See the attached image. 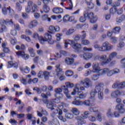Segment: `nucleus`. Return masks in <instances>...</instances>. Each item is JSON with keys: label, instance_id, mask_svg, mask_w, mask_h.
Returning <instances> with one entry per match:
<instances>
[{"label": "nucleus", "instance_id": "obj_58", "mask_svg": "<svg viewBox=\"0 0 125 125\" xmlns=\"http://www.w3.org/2000/svg\"><path fill=\"white\" fill-rule=\"evenodd\" d=\"M37 77L39 79H42L43 77V72H42V71H39V73L37 75Z\"/></svg>", "mask_w": 125, "mask_h": 125}, {"label": "nucleus", "instance_id": "obj_13", "mask_svg": "<svg viewBox=\"0 0 125 125\" xmlns=\"http://www.w3.org/2000/svg\"><path fill=\"white\" fill-rule=\"evenodd\" d=\"M75 119L77 121L76 125H83L86 123V121L81 116H77Z\"/></svg>", "mask_w": 125, "mask_h": 125}, {"label": "nucleus", "instance_id": "obj_11", "mask_svg": "<svg viewBox=\"0 0 125 125\" xmlns=\"http://www.w3.org/2000/svg\"><path fill=\"white\" fill-rule=\"evenodd\" d=\"M99 58L102 61V64L103 65H106V64H109V63H110L109 58H107V55H102L100 56Z\"/></svg>", "mask_w": 125, "mask_h": 125}, {"label": "nucleus", "instance_id": "obj_3", "mask_svg": "<svg viewBox=\"0 0 125 125\" xmlns=\"http://www.w3.org/2000/svg\"><path fill=\"white\" fill-rule=\"evenodd\" d=\"M64 44V47L65 48L68 47V44H70V45L72 46L73 48L76 49V50H80V49H82V44L79 43H75V41L73 40H65Z\"/></svg>", "mask_w": 125, "mask_h": 125}, {"label": "nucleus", "instance_id": "obj_36", "mask_svg": "<svg viewBox=\"0 0 125 125\" xmlns=\"http://www.w3.org/2000/svg\"><path fill=\"white\" fill-rule=\"evenodd\" d=\"M85 97H86V95L83 92L78 93V98H80V99H84Z\"/></svg>", "mask_w": 125, "mask_h": 125}, {"label": "nucleus", "instance_id": "obj_9", "mask_svg": "<svg viewBox=\"0 0 125 125\" xmlns=\"http://www.w3.org/2000/svg\"><path fill=\"white\" fill-rule=\"evenodd\" d=\"M81 84H83L84 86V87L86 88H88L90 86H91V81L88 78H86L83 79L80 81Z\"/></svg>", "mask_w": 125, "mask_h": 125}, {"label": "nucleus", "instance_id": "obj_48", "mask_svg": "<svg viewBox=\"0 0 125 125\" xmlns=\"http://www.w3.org/2000/svg\"><path fill=\"white\" fill-rule=\"evenodd\" d=\"M99 79V74H94L91 77V80L92 81H97Z\"/></svg>", "mask_w": 125, "mask_h": 125}, {"label": "nucleus", "instance_id": "obj_47", "mask_svg": "<svg viewBox=\"0 0 125 125\" xmlns=\"http://www.w3.org/2000/svg\"><path fill=\"white\" fill-rule=\"evenodd\" d=\"M62 86L61 87H58L55 89V92L56 94H57L58 93H61L62 92Z\"/></svg>", "mask_w": 125, "mask_h": 125}, {"label": "nucleus", "instance_id": "obj_45", "mask_svg": "<svg viewBox=\"0 0 125 125\" xmlns=\"http://www.w3.org/2000/svg\"><path fill=\"white\" fill-rule=\"evenodd\" d=\"M82 44H83V45H88L90 43V42L89 41L87 40H82L81 42Z\"/></svg>", "mask_w": 125, "mask_h": 125}, {"label": "nucleus", "instance_id": "obj_12", "mask_svg": "<svg viewBox=\"0 0 125 125\" xmlns=\"http://www.w3.org/2000/svg\"><path fill=\"white\" fill-rule=\"evenodd\" d=\"M8 11H9V14H10V15H13V14H14V11L10 8V6L7 8L4 7L2 8V12L4 15L7 14Z\"/></svg>", "mask_w": 125, "mask_h": 125}, {"label": "nucleus", "instance_id": "obj_22", "mask_svg": "<svg viewBox=\"0 0 125 125\" xmlns=\"http://www.w3.org/2000/svg\"><path fill=\"white\" fill-rule=\"evenodd\" d=\"M63 22H68L69 21V22H72V21H74L75 20V18L73 17H70L69 15H66L63 17Z\"/></svg>", "mask_w": 125, "mask_h": 125}, {"label": "nucleus", "instance_id": "obj_53", "mask_svg": "<svg viewBox=\"0 0 125 125\" xmlns=\"http://www.w3.org/2000/svg\"><path fill=\"white\" fill-rule=\"evenodd\" d=\"M32 38H33V39H35V40H39L40 42V36H39L38 33H34L33 35Z\"/></svg>", "mask_w": 125, "mask_h": 125}, {"label": "nucleus", "instance_id": "obj_4", "mask_svg": "<svg viewBox=\"0 0 125 125\" xmlns=\"http://www.w3.org/2000/svg\"><path fill=\"white\" fill-rule=\"evenodd\" d=\"M83 16L85 17V18H88L90 19V23L92 24L95 23L97 21V17H94V15L93 12L88 13L87 12H83Z\"/></svg>", "mask_w": 125, "mask_h": 125}, {"label": "nucleus", "instance_id": "obj_15", "mask_svg": "<svg viewBox=\"0 0 125 125\" xmlns=\"http://www.w3.org/2000/svg\"><path fill=\"white\" fill-rule=\"evenodd\" d=\"M62 88L64 94L65 95L67 98H68V99H70L71 95H70V92L69 91L68 88L65 85H62Z\"/></svg>", "mask_w": 125, "mask_h": 125}, {"label": "nucleus", "instance_id": "obj_51", "mask_svg": "<svg viewBox=\"0 0 125 125\" xmlns=\"http://www.w3.org/2000/svg\"><path fill=\"white\" fill-rule=\"evenodd\" d=\"M33 90H34V91H36V92H37L39 94L42 93V90H41V88L38 87H34L33 89Z\"/></svg>", "mask_w": 125, "mask_h": 125}, {"label": "nucleus", "instance_id": "obj_46", "mask_svg": "<svg viewBox=\"0 0 125 125\" xmlns=\"http://www.w3.org/2000/svg\"><path fill=\"white\" fill-rule=\"evenodd\" d=\"M82 35H80L81 40H84L86 38V32L85 31H83L82 32Z\"/></svg>", "mask_w": 125, "mask_h": 125}, {"label": "nucleus", "instance_id": "obj_10", "mask_svg": "<svg viewBox=\"0 0 125 125\" xmlns=\"http://www.w3.org/2000/svg\"><path fill=\"white\" fill-rule=\"evenodd\" d=\"M102 48L103 52L104 51H109L112 49L113 45H110L109 42H105L102 44Z\"/></svg>", "mask_w": 125, "mask_h": 125}, {"label": "nucleus", "instance_id": "obj_8", "mask_svg": "<svg viewBox=\"0 0 125 125\" xmlns=\"http://www.w3.org/2000/svg\"><path fill=\"white\" fill-rule=\"evenodd\" d=\"M125 87V82H121L120 83L119 81H117L114 83L112 85V87L114 89H116V88H118L119 89H122V88H124Z\"/></svg>", "mask_w": 125, "mask_h": 125}, {"label": "nucleus", "instance_id": "obj_33", "mask_svg": "<svg viewBox=\"0 0 125 125\" xmlns=\"http://www.w3.org/2000/svg\"><path fill=\"white\" fill-rule=\"evenodd\" d=\"M116 56H117V53L115 52L110 54L108 56V59L109 60V62L110 61H112V60H113V59H114V58H115V57H116Z\"/></svg>", "mask_w": 125, "mask_h": 125}, {"label": "nucleus", "instance_id": "obj_25", "mask_svg": "<svg viewBox=\"0 0 125 125\" xmlns=\"http://www.w3.org/2000/svg\"><path fill=\"white\" fill-rule=\"evenodd\" d=\"M56 68L57 76V77H59L60 75H62L63 74V72H62V69L60 68V64L56 65Z\"/></svg>", "mask_w": 125, "mask_h": 125}, {"label": "nucleus", "instance_id": "obj_1", "mask_svg": "<svg viewBox=\"0 0 125 125\" xmlns=\"http://www.w3.org/2000/svg\"><path fill=\"white\" fill-rule=\"evenodd\" d=\"M40 42L42 44H44L45 42H48L49 44H53L54 43V40H52V37L48 33H46L43 36L40 37Z\"/></svg>", "mask_w": 125, "mask_h": 125}, {"label": "nucleus", "instance_id": "obj_37", "mask_svg": "<svg viewBox=\"0 0 125 125\" xmlns=\"http://www.w3.org/2000/svg\"><path fill=\"white\" fill-rule=\"evenodd\" d=\"M65 75L66 77H72L74 75V72L71 70H68L65 71Z\"/></svg>", "mask_w": 125, "mask_h": 125}, {"label": "nucleus", "instance_id": "obj_39", "mask_svg": "<svg viewBox=\"0 0 125 125\" xmlns=\"http://www.w3.org/2000/svg\"><path fill=\"white\" fill-rule=\"evenodd\" d=\"M37 11H38V6H37V4H34L31 7V13H35V12H37Z\"/></svg>", "mask_w": 125, "mask_h": 125}, {"label": "nucleus", "instance_id": "obj_62", "mask_svg": "<svg viewBox=\"0 0 125 125\" xmlns=\"http://www.w3.org/2000/svg\"><path fill=\"white\" fill-rule=\"evenodd\" d=\"M123 107H124V105L123 104H118V105H116V109L118 110V111H120Z\"/></svg>", "mask_w": 125, "mask_h": 125}, {"label": "nucleus", "instance_id": "obj_60", "mask_svg": "<svg viewBox=\"0 0 125 125\" xmlns=\"http://www.w3.org/2000/svg\"><path fill=\"white\" fill-rule=\"evenodd\" d=\"M63 36V34L62 33H58L56 35V37L57 38V41H60L61 40V37Z\"/></svg>", "mask_w": 125, "mask_h": 125}, {"label": "nucleus", "instance_id": "obj_6", "mask_svg": "<svg viewBox=\"0 0 125 125\" xmlns=\"http://www.w3.org/2000/svg\"><path fill=\"white\" fill-rule=\"evenodd\" d=\"M104 85L103 83H98V98L100 100H102L104 98V95L103 94V91L102 90V87Z\"/></svg>", "mask_w": 125, "mask_h": 125}, {"label": "nucleus", "instance_id": "obj_61", "mask_svg": "<svg viewBox=\"0 0 125 125\" xmlns=\"http://www.w3.org/2000/svg\"><path fill=\"white\" fill-rule=\"evenodd\" d=\"M14 28L17 31H21V27H20V25L18 24H14Z\"/></svg>", "mask_w": 125, "mask_h": 125}, {"label": "nucleus", "instance_id": "obj_64", "mask_svg": "<svg viewBox=\"0 0 125 125\" xmlns=\"http://www.w3.org/2000/svg\"><path fill=\"white\" fill-rule=\"evenodd\" d=\"M25 11H26V13H30V12H31V7L27 6L25 7Z\"/></svg>", "mask_w": 125, "mask_h": 125}, {"label": "nucleus", "instance_id": "obj_31", "mask_svg": "<svg viewBox=\"0 0 125 125\" xmlns=\"http://www.w3.org/2000/svg\"><path fill=\"white\" fill-rule=\"evenodd\" d=\"M71 112L75 115V116H79L80 115V110L76 107H73L71 109Z\"/></svg>", "mask_w": 125, "mask_h": 125}, {"label": "nucleus", "instance_id": "obj_44", "mask_svg": "<svg viewBox=\"0 0 125 125\" xmlns=\"http://www.w3.org/2000/svg\"><path fill=\"white\" fill-rule=\"evenodd\" d=\"M65 85L67 88L68 87H69V88H72V87H74V83H71V82H66L65 83Z\"/></svg>", "mask_w": 125, "mask_h": 125}, {"label": "nucleus", "instance_id": "obj_24", "mask_svg": "<svg viewBox=\"0 0 125 125\" xmlns=\"http://www.w3.org/2000/svg\"><path fill=\"white\" fill-rule=\"evenodd\" d=\"M52 11L55 14H60V13H63V9L57 7L54 8Z\"/></svg>", "mask_w": 125, "mask_h": 125}, {"label": "nucleus", "instance_id": "obj_2", "mask_svg": "<svg viewBox=\"0 0 125 125\" xmlns=\"http://www.w3.org/2000/svg\"><path fill=\"white\" fill-rule=\"evenodd\" d=\"M121 71L118 68H115L110 70L109 68H104L100 70L101 75H105L106 74L107 77H112L115 74H119Z\"/></svg>", "mask_w": 125, "mask_h": 125}, {"label": "nucleus", "instance_id": "obj_59", "mask_svg": "<svg viewBox=\"0 0 125 125\" xmlns=\"http://www.w3.org/2000/svg\"><path fill=\"white\" fill-rule=\"evenodd\" d=\"M90 114L89 111H85L83 113V118H84V119H87L88 118V115Z\"/></svg>", "mask_w": 125, "mask_h": 125}, {"label": "nucleus", "instance_id": "obj_14", "mask_svg": "<svg viewBox=\"0 0 125 125\" xmlns=\"http://www.w3.org/2000/svg\"><path fill=\"white\" fill-rule=\"evenodd\" d=\"M16 54L18 56H21L22 59H24V60H28V59L30 58V56L28 54H25V52L23 51H19L17 52Z\"/></svg>", "mask_w": 125, "mask_h": 125}, {"label": "nucleus", "instance_id": "obj_43", "mask_svg": "<svg viewBox=\"0 0 125 125\" xmlns=\"http://www.w3.org/2000/svg\"><path fill=\"white\" fill-rule=\"evenodd\" d=\"M49 10V7L47 5H44L43 6V11L45 12V13H48Z\"/></svg>", "mask_w": 125, "mask_h": 125}, {"label": "nucleus", "instance_id": "obj_34", "mask_svg": "<svg viewBox=\"0 0 125 125\" xmlns=\"http://www.w3.org/2000/svg\"><path fill=\"white\" fill-rule=\"evenodd\" d=\"M72 104L76 105V106H82L83 105V101L75 100L74 101L72 102Z\"/></svg>", "mask_w": 125, "mask_h": 125}, {"label": "nucleus", "instance_id": "obj_49", "mask_svg": "<svg viewBox=\"0 0 125 125\" xmlns=\"http://www.w3.org/2000/svg\"><path fill=\"white\" fill-rule=\"evenodd\" d=\"M65 118H66L67 119H69L70 120L74 118V115L72 113H66L65 114Z\"/></svg>", "mask_w": 125, "mask_h": 125}, {"label": "nucleus", "instance_id": "obj_18", "mask_svg": "<svg viewBox=\"0 0 125 125\" xmlns=\"http://www.w3.org/2000/svg\"><path fill=\"white\" fill-rule=\"evenodd\" d=\"M11 23L12 25H13V21L12 20H6L5 21L3 19H0V24L1 26H4V25H9Z\"/></svg>", "mask_w": 125, "mask_h": 125}, {"label": "nucleus", "instance_id": "obj_21", "mask_svg": "<svg viewBox=\"0 0 125 125\" xmlns=\"http://www.w3.org/2000/svg\"><path fill=\"white\" fill-rule=\"evenodd\" d=\"M39 24V22L37 20H33L31 21L29 25L28 28L29 29H33V28H35V27H37L38 25Z\"/></svg>", "mask_w": 125, "mask_h": 125}, {"label": "nucleus", "instance_id": "obj_5", "mask_svg": "<svg viewBox=\"0 0 125 125\" xmlns=\"http://www.w3.org/2000/svg\"><path fill=\"white\" fill-rule=\"evenodd\" d=\"M56 114H58V118L62 122H63V123H65V122L67 121V119L66 118L63 117V116H62V110L59 109H56L55 112L51 114V117L52 118H54V116Z\"/></svg>", "mask_w": 125, "mask_h": 125}, {"label": "nucleus", "instance_id": "obj_55", "mask_svg": "<svg viewBox=\"0 0 125 125\" xmlns=\"http://www.w3.org/2000/svg\"><path fill=\"white\" fill-rule=\"evenodd\" d=\"M55 96L57 98H58L59 99H61V98H63V94L61 93H59L58 94H55Z\"/></svg>", "mask_w": 125, "mask_h": 125}, {"label": "nucleus", "instance_id": "obj_28", "mask_svg": "<svg viewBox=\"0 0 125 125\" xmlns=\"http://www.w3.org/2000/svg\"><path fill=\"white\" fill-rule=\"evenodd\" d=\"M106 115L107 118H114V112L112 111V109L111 108H109L108 109H107Z\"/></svg>", "mask_w": 125, "mask_h": 125}, {"label": "nucleus", "instance_id": "obj_63", "mask_svg": "<svg viewBox=\"0 0 125 125\" xmlns=\"http://www.w3.org/2000/svg\"><path fill=\"white\" fill-rule=\"evenodd\" d=\"M110 40L113 43H116L117 42V41H118V39L115 37H111L110 38Z\"/></svg>", "mask_w": 125, "mask_h": 125}, {"label": "nucleus", "instance_id": "obj_35", "mask_svg": "<svg viewBox=\"0 0 125 125\" xmlns=\"http://www.w3.org/2000/svg\"><path fill=\"white\" fill-rule=\"evenodd\" d=\"M82 105H84V106H86L87 107H89V106L91 105V104L90 103V101H89V100H87L82 101Z\"/></svg>", "mask_w": 125, "mask_h": 125}, {"label": "nucleus", "instance_id": "obj_32", "mask_svg": "<svg viewBox=\"0 0 125 125\" xmlns=\"http://www.w3.org/2000/svg\"><path fill=\"white\" fill-rule=\"evenodd\" d=\"M44 78L45 81H48L49 80V77H50V73L48 71L43 72Z\"/></svg>", "mask_w": 125, "mask_h": 125}, {"label": "nucleus", "instance_id": "obj_38", "mask_svg": "<svg viewBox=\"0 0 125 125\" xmlns=\"http://www.w3.org/2000/svg\"><path fill=\"white\" fill-rule=\"evenodd\" d=\"M79 86H80V84H77L76 87L74 89L73 91L71 93V95H75L77 92H79Z\"/></svg>", "mask_w": 125, "mask_h": 125}, {"label": "nucleus", "instance_id": "obj_57", "mask_svg": "<svg viewBox=\"0 0 125 125\" xmlns=\"http://www.w3.org/2000/svg\"><path fill=\"white\" fill-rule=\"evenodd\" d=\"M110 14H115L116 12H117V8H111L110 9Z\"/></svg>", "mask_w": 125, "mask_h": 125}, {"label": "nucleus", "instance_id": "obj_7", "mask_svg": "<svg viewBox=\"0 0 125 125\" xmlns=\"http://www.w3.org/2000/svg\"><path fill=\"white\" fill-rule=\"evenodd\" d=\"M59 100L57 99H51L48 103L46 104V107L48 109H51V111L54 110V103L57 104L59 103Z\"/></svg>", "mask_w": 125, "mask_h": 125}, {"label": "nucleus", "instance_id": "obj_23", "mask_svg": "<svg viewBox=\"0 0 125 125\" xmlns=\"http://www.w3.org/2000/svg\"><path fill=\"white\" fill-rule=\"evenodd\" d=\"M94 48H95V49H97V50H98L99 51L103 52L102 46L98 44V42H96L94 43Z\"/></svg>", "mask_w": 125, "mask_h": 125}, {"label": "nucleus", "instance_id": "obj_54", "mask_svg": "<svg viewBox=\"0 0 125 125\" xmlns=\"http://www.w3.org/2000/svg\"><path fill=\"white\" fill-rule=\"evenodd\" d=\"M42 0L43 2V3H44V5H47L49 2H52L53 1V0Z\"/></svg>", "mask_w": 125, "mask_h": 125}, {"label": "nucleus", "instance_id": "obj_50", "mask_svg": "<svg viewBox=\"0 0 125 125\" xmlns=\"http://www.w3.org/2000/svg\"><path fill=\"white\" fill-rule=\"evenodd\" d=\"M16 9L18 11H20L22 9V6H21V4L19 2L16 3Z\"/></svg>", "mask_w": 125, "mask_h": 125}, {"label": "nucleus", "instance_id": "obj_29", "mask_svg": "<svg viewBox=\"0 0 125 125\" xmlns=\"http://www.w3.org/2000/svg\"><path fill=\"white\" fill-rule=\"evenodd\" d=\"M20 69L22 73H25V74L30 73V68L28 67V66H25L24 67L21 66L20 68Z\"/></svg>", "mask_w": 125, "mask_h": 125}, {"label": "nucleus", "instance_id": "obj_27", "mask_svg": "<svg viewBox=\"0 0 125 125\" xmlns=\"http://www.w3.org/2000/svg\"><path fill=\"white\" fill-rule=\"evenodd\" d=\"M93 57V54L91 53H86L83 54V59L84 60H88Z\"/></svg>", "mask_w": 125, "mask_h": 125}, {"label": "nucleus", "instance_id": "obj_40", "mask_svg": "<svg viewBox=\"0 0 125 125\" xmlns=\"http://www.w3.org/2000/svg\"><path fill=\"white\" fill-rule=\"evenodd\" d=\"M21 39H22V40H25L26 42H31V39L29 37L26 36L25 35H22L21 36Z\"/></svg>", "mask_w": 125, "mask_h": 125}, {"label": "nucleus", "instance_id": "obj_42", "mask_svg": "<svg viewBox=\"0 0 125 125\" xmlns=\"http://www.w3.org/2000/svg\"><path fill=\"white\" fill-rule=\"evenodd\" d=\"M121 31V27L120 26H116L113 29L112 32L115 34L117 33H120Z\"/></svg>", "mask_w": 125, "mask_h": 125}, {"label": "nucleus", "instance_id": "obj_17", "mask_svg": "<svg viewBox=\"0 0 125 125\" xmlns=\"http://www.w3.org/2000/svg\"><path fill=\"white\" fill-rule=\"evenodd\" d=\"M97 91H98V84L96 85L95 89H93L90 91V95L91 99L95 98Z\"/></svg>", "mask_w": 125, "mask_h": 125}, {"label": "nucleus", "instance_id": "obj_16", "mask_svg": "<svg viewBox=\"0 0 125 125\" xmlns=\"http://www.w3.org/2000/svg\"><path fill=\"white\" fill-rule=\"evenodd\" d=\"M92 67L93 68V73H97V72H100V71H101V69H100V67L99 66V63H98V62H94L92 65Z\"/></svg>", "mask_w": 125, "mask_h": 125}, {"label": "nucleus", "instance_id": "obj_26", "mask_svg": "<svg viewBox=\"0 0 125 125\" xmlns=\"http://www.w3.org/2000/svg\"><path fill=\"white\" fill-rule=\"evenodd\" d=\"M75 61V59L71 58H66L65 59V62L67 65H72L74 64V62Z\"/></svg>", "mask_w": 125, "mask_h": 125}, {"label": "nucleus", "instance_id": "obj_30", "mask_svg": "<svg viewBox=\"0 0 125 125\" xmlns=\"http://www.w3.org/2000/svg\"><path fill=\"white\" fill-rule=\"evenodd\" d=\"M28 51L31 57H35L36 56V53L35 52V50L31 47H28Z\"/></svg>", "mask_w": 125, "mask_h": 125}, {"label": "nucleus", "instance_id": "obj_20", "mask_svg": "<svg viewBox=\"0 0 125 125\" xmlns=\"http://www.w3.org/2000/svg\"><path fill=\"white\" fill-rule=\"evenodd\" d=\"M49 30L50 34H53V33H55V32H59V31H60V28L59 26L54 27L51 25L49 27Z\"/></svg>", "mask_w": 125, "mask_h": 125}, {"label": "nucleus", "instance_id": "obj_19", "mask_svg": "<svg viewBox=\"0 0 125 125\" xmlns=\"http://www.w3.org/2000/svg\"><path fill=\"white\" fill-rule=\"evenodd\" d=\"M123 91L121 92L119 90H115L113 92H112L111 94V97L112 98H117L119 97V96H121V95H122Z\"/></svg>", "mask_w": 125, "mask_h": 125}, {"label": "nucleus", "instance_id": "obj_52", "mask_svg": "<svg viewBox=\"0 0 125 125\" xmlns=\"http://www.w3.org/2000/svg\"><path fill=\"white\" fill-rule=\"evenodd\" d=\"M87 5L88 8H89L90 9H92L94 8V4L92 3V2L87 3Z\"/></svg>", "mask_w": 125, "mask_h": 125}, {"label": "nucleus", "instance_id": "obj_41", "mask_svg": "<svg viewBox=\"0 0 125 125\" xmlns=\"http://www.w3.org/2000/svg\"><path fill=\"white\" fill-rule=\"evenodd\" d=\"M74 32H75V30H74V29H69L66 31L65 35L66 36H71V35H72Z\"/></svg>", "mask_w": 125, "mask_h": 125}, {"label": "nucleus", "instance_id": "obj_56", "mask_svg": "<svg viewBox=\"0 0 125 125\" xmlns=\"http://www.w3.org/2000/svg\"><path fill=\"white\" fill-rule=\"evenodd\" d=\"M58 77L60 81H61V82L65 81V80H66V77H65V76L64 75H62V74H60V76Z\"/></svg>", "mask_w": 125, "mask_h": 125}]
</instances>
